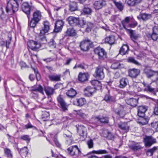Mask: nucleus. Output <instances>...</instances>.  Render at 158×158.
Returning a JSON list of instances; mask_svg holds the SVG:
<instances>
[{"mask_svg":"<svg viewBox=\"0 0 158 158\" xmlns=\"http://www.w3.org/2000/svg\"><path fill=\"white\" fill-rule=\"evenodd\" d=\"M23 0H9L7 2L6 8L7 12H12L14 13L18 10L19 2Z\"/></svg>","mask_w":158,"mask_h":158,"instance_id":"nucleus-1","label":"nucleus"},{"mask_svg":"<svg viewBox=\"0 0 158 158\" xmlns=\"http://www.w3.org/2000/svg\"><path fill=\"white\" fill-rule=\"evenodd\" d=\"M43 24L44 27L40 31V39L44 40H46L45 34L48 32L50 29V24L49 22L46 21L44 22Z\"/></svg>","mask_w":158,"mask_h":158,"instance_id":"nucleus-2","label":"nucleus"},{"mask_svg":"<svg viewBox=\"0 0 158 158\" xmlns=\"http://www.w3.org/2000/svg\"><path fill=\"white\" fill-rule=\"evenodd\" d=\"M92 44V43L89 40L85 39L83 40L80 44L81 50L83 51H87Z\"/></svg>","mask_w":158,"mask_h":158,"instance_id":"nucleus-3","label":"nucleus"},{"mask_svg":"<svg viewBox=\"0 0 158 158\" xmlns=\"http://www.w3.org/2000/svg\"><path fill=\"white\" fill-rule=\"evenodd\" d=\"M57 100L58 102V106L61 110L63 111L67 110L68 105L61 95L58 96Z\"/></svg>","mask_w":158,"mask_h":158,"instance_id":"nucleus-4","label":"nucleus"},{"mask_svg":"<svg viewBox=\"0 0 158 158\" xmlns=\"http://www.w3.org/2000/svg\"><path fill=\"white\" fill-rule=\"evenodd\" d=\"M94 52L98 56L100 59L103 60L106 57V53L102 48L100 47L96 48L94 49Z\"/></svg>","mask_w":158,"mask_h":158,"instance_id":"nucleus-5","label":"nucleus"},{"mask_svg":"<svg viewBox=\"0 0 158 158\" xmlns=\"http://www.w3.org/2000/svg\"><path fill=\"white\" fill-rule=\"evenodd\" d=\"M144 142L146 147H149L156 143L155 139L152 136H147L144 139Z\"/></svg>","mask_w":158,"mask_h":158,"instance_id":"nucleus-6","label":"nucleus"},{"mask_svg":"<svg viewBox=\"0 0 158 158\" xmlns=\"http://www.w3.org/2000/svg\"><path fill=\"white\" fill-rule=\"evenodd\" d=\"M67 150L68 154L71 156L75 155L77 153L79 154L81 153V152L77 145L71 146L67 148Z\"/></svg>","mask_w":158,"mask_h":158,"instance_id":"nucleus-7","label":"nucleus"},{"mask_svg":"<svg viewBox=\"0 0 158 158\" xmlns=\"http://www.w3.org/2000/svg\"><path fill=\"white\" fill-rule=\"evenodd\" d=\"M144 72L148 78H150L153 76L155 77L156 78L158 77V72L157 71H154L150 69L146 68L144 69Z\"/></svg>","mask_w":158,"mask_h":158,"instance_id":"nucleus-8","label":"nucleus"},{"mask_svg":"<svg viewBox=\"0 0 158 158\" xmlns=\"http://www.w3.org/2000/svg\"><path fill=\"white\" fill-rule=\"evenodd\" d=\"M31 7L29 4L27 2L23 3L22 5V9L27 15L28 19L30 18V13Z\"/></svg>","mask_w":158,"mask_h":158,"instance_id":"nucleus-9","label":"nucleus"},{"mask_svg":"<svg viewBox=\"0 0 158 158\" xmlns=\"http://www.w3.org/2000/svg\"><path fill=\"white\" fill-rule=\"evenodd\" d=\"M104 68L103 67L98 66L96 68L95 71L96 77L99 79H102L104 77V74L103 72Z\"/></svg>","mask_w":158,"mask_h":158,"instance_id":"nucleus-10","label":"nucleus"},{"mask_svg":"<svg viewBox=\"0 0 158 158\" xmlns=\"http://www.w3.org/2000/svg\"><path fill=\"white\" fill-rule=\"evenodd\" d=\"M64 22L62 20H58L55 23L54 31L56 32H58L60 31L64 25Z\"/></svg>","mask_w":158,"mask_h":158,"instance_id":"nucleus-11","label":"nucleus"},{"mask_svg":"<svg viewBox=\"0 0 158 158\" xmlns=\"http://www.w3.org/2000/svg\"><path fill=\"white\" fill-rule=\"evenodd\" d=\"M28 47L34 51L37 50L40 47V44L37 42L33 40H30L27 42Z\"/></svg>","mask_w":158,"mask_h":158,"instance_id":"nucleus-12","label":"nucleus"},{"mask_svg":"<svg viewBox=\"0 0 158 158\" xmlns=\"http://www.w3.org/2000/svg\"><path fill=\"white\" fill-rule=\"evenodd\" d=\"M106 4V2L104 0L97 1L93 4L94 7L96 10L101 9Z\"/></svg>","mask_w":158,"mask_h":158,"instance_id":"nucleus-13","label":"nucleus"},{"mask_svg":"<svg viewBox=\"0 0 158 158\" xmlns=\"http://www.w3.org/2000/svg\"><path fill=\"white\" fill-rule=\"evenodd\" d=\"M96 90L94 88L88 86L84 90V94L87 96H91L95 92Z\"/></svg>","mask_w":158,"mask_h":158,"instance_id":"nucleus-14","label":"nucleus"},{"mask_svg":"<svg viewBox=\"0 0 158 158\" xmlns=\"http://www.w3.org/2000/svg\"><path fill=\"white\" fill-rule=\"evenodd\" d=\"M77 132L80 135L83 137L86 136V127L83 126H79L77 127Z\"/></svg>","mask_w":158,"mask_h":158,"instance_id":"nucleus-15","label":"nucleus"},{"mask_svg":"<svg viewBox=\"0 0 158 158\" xmlns=\"http://www.w3.org/2000/svg\"><path fill=\"white\" fill-rule=\"evenodd\" d=\"M63 136L66 138V143L68 145H70L72 142L73 139L72 137L71 133L67 131L63 134Z\"/></svg>","mask_w":158,"mask_h":158,"instance_id":"nucleus-16","label":"nucleus"},{"mask_svg":"<svg viewBox=\"0 0 158 158\" xmlns=\"http://www.w3.org/2000/svg\"><path fill=\"white\" fill-rule=\"evenodd\" d=\"M125 101L127 104L135 107L137 105L138 102V99L131 98L126 99L125 100Z\"/></svg>","mask_w":158,"mask_h":158,"instance_id":"nucleus-17","label":"nucleus"},{"mask_svg":"<svg viewBox=\"0 0 158 158\" xmlns=\"http://www.w3.org/2000/svg\"><path fill=\"white\" fill-rule=\"evenodd\" d=\"M123 108V106L119 104H117L114 106V109L116 113L120 116H123L122 110Z\"/></svg>","mask_w":158,"mask_h":158,"instance_id":"nucleus-18","label":"nucleus"},{"mask_svg":"<svg viewBox=\"0 0 158 158\" xmlns=\"http://www.w3.org/2000/svg\"><path fill=\"white\" fill-rule=\"evenodd\" d=\"M140 70L139 69H133L129 70V76L132 78H135L139 75Z\"/></svg>","mask_w":158,"mask_h":158,"instance_id":"nucleus-19","label":"nucleus"},{"mask_svg":"<svg viewBox=\"0 0 158 158\" xmlns=\"http://www.w3.org/2000/svg\"><path fill=\"white\" fill-rule=\"evenodd\" d=\"M127 31L130 34V36L131 39L134 42H135V40H136L140 37V35L139 34L131 30H127Z\"/></svg>","mask_w":158,"mask_h":158,"instance_id":"nucleus-20","label":"nucleus"},{"mask_svg":"<svg viewBox=\"0 0 158 158\" xmlns=\"http://www.w3.org/2000/svg\"><path fill=\"white\" fill-rule=\"evenodd\" d=\"M152 15L150 14L141 13L137 16V18L139 19H141L144 21H147L150 19L152 18Z\"/></svg>","mask_w":158,"mask_h":158,"instance_id":"nucleus-21","label":"nucleus"},{"mask_svg":"<svg viewBox=\"0 0 158 158\" xmlns=\"http://www.w3.org/2000/svg\"><path fill=\"white\" fill-rule=\"evenodd\" d=\"M145 88L144 89V91L150 92L151 93H153L154 92L155 89L152 87L151 86V83L148 84L143 82L142 83Z\"/></svg>","mask_w":158,"mask_h":158,"instance_id":"nucleus-22","label":"nucleus"},{"mask_svg":"<svg viewBox=\"0 0 158 158\" xmlns=\"http://www.w3.org/2000/svg\"><path fill=\"white\" fill-rule=\"evenodd\" d=\"M67 20L70 25L73 26H76L77 22L78 21V18L70 16L68 17Z\"/></svg>","mask_w":158,"mask_h":158,"instance_id":"nucleus-23","label":"nucleus"},{"mask_svg":"<svg viewBox=\"0 0 158 158\" xmlns=\"http://www.w3.org/2000/svg\"><path fill=\"white\" fill-rule=\"evenodd\" d=\"M142 0H126V2L130 6H135L140 3Z\"/></svg>","mask_w":158,"mask_h":158,"instance_id":"nucleus-24","label":"nucleus"},{"mask_svg":"<svg viewBox=\"0 0 158 158\" xmlns=\"http://www.w3.org/2000/svg\"><path fill=\"white\" fill-rule=\"evenodd\" d=\"M129 148L132 150L136 151L142 148L141 146L138 143L133 142L129 145Z\"/></svg>","mask_w":158,"mask_h":158,"instance_id":"nucleus-25","label":"nucleus"},{"mask_svg":"<svg viewBox=\"0 0 158 158\" xmlns=\"http://www.w3.org/2000/svg\"><path fill=\"white\" fill-rule=\"evenodd\" d=\"M119 87L124 88L129 83L128 80L126 78H122L120 81Z\"/></svg>","mask_w":158,"mask_h":158,"instance_id":"nucleus-26","label":"nucleus"},{"mask_svg":"<svg viewBox=\"0 0 158 158\" xmlns=\"http://www.w3.org/2000/svg\"><path fill=\"white\" fill-rule=\"evenodd\" d=\"M129 50L128 45H123L119 51L120 53L122 55H125L128 53Z\"/></svg>","mask_w":158,"mask_h":158,"instance_id":"nucleus-27","label":"nucleus"},{"mask_svg":"<svg viewBox=\"0 0 158 158\" xmlns=\"http://www.w3.org/2000/svg\"><path fill=\"white\" fill-rule=\"evenodd\" d=\"M89 77L88 73H80L78 76V79L81 82H84L88 80Z\"/></svg>","mask_w":158,"mask_h":158,"instance_id":"nucleus-28","label":"nucleus"},{"mask_svg":"<svg viewBox=\"0 0 158 158\" xmlns=\"http://www.w3.org/2000/svg\"><path fill=\"white\" fill-rule=\"evenodd\" d=\"M33 18L40 21L41 19L42 15L41 12L39 10L35 11L33 15Z\"/></svg>","mask_w":158,"mask_h":158,"instance_id":"nucleus-29","label":"nucleus"},{"mask_svg":"<svg viewBox=\"0 0 158 158\" xmlns=\"http://www.w3.org/2000/svg\"><path fill=\"white\" fill-rule=\"evenodd\" d=\"M66 94L69 97L72 98L76 95L77 92L75 90L71 88L66 92Z\"/></svg>","mask_w":158,"mask_h":158,"instance_id":"nucleus-30","label":"nucleus"},{"mask_svg":"<svg viewBox=\"0 0 158 158\" xmlns=\"http://www.w3.org/2000/svg\"><path fill=\"white\" fill-rule=\"evenodd\" d=\"M118 127L125 132H127L129 128V127L127 124L125 123L119 124Z\"/></svg>","mask_w":158,"mask_h":158,"instance_id":"nucleus-31","label":"nucleus"},{"mask_svg":"<svg viewBox=\"0 0 158 158\" xmlns=\"http://www.w3.org/2000/svg\"><path fill=\"white\" fill-rule=\"evenodd\" d=\"M76 33L75 30L72 28H69L66 31L65 35L69 36H74L76 35Z\"/></svg>","mask_w":158,"mask_h":158,"instance_id":"nucleus-32","label":"nucleus"},{"mask_svg":"<svg viewBox=\"0 0 158 158\" xmlns=\"http://www.w3.org/2000/svg\"><path fill=\"white\" fill-rule=\"evenodd\" d=\"M105 41L106 42L110 44H114L115 41L114 36L113 35H111L107 37L105 39Z\"/></svg>","mask_w":158,"mask_h":158,"instance_id":"nucleus-33","label":"nucleus"},{"mask_svg":"<svg viewBox=\"0 0 158 158\" xmlns=\"http://www.w3.org/2000/svg\"><path fill=\"white\" fill-rule=\"evenodd\" d=\"M132 86L135 92L141 91L142 90V89L139 86V84L136 82H133Z\"/></svg>","mask_w":158,"mask_h":158,"instance_id":"nucleus-34","label":"nucleus"},{"mask_svg":"<svg viewBox=\"0 0 158 158\" xmlns=\"http://www.w3.org/2000/svg\"><path fill=\"white\" fill-rule=\"evenodd\" d=\"M39 21L32 18L28 22V26L32 28L35 27Z\"/></svg>","mask_w":158,"mask_h":158,"instance_id":"nucleus-35","label":"nucleus"},{"mask_svg":"<svg viewBox=\"0 0 158 158\" xmlns=\"http://www.w3.org/2000/svg\"><path fill=\"white\" fill-rule=\"evenodd\" d=\"M86 103V100L84 98H80L77 99L76 105L79 106H82Z\"/></svg>","mask_w":158,"mask_h":158,"instance_id":"nucleus-36","label":"nucleus"},{"mask_svg":"<svg viewBox=\"0 0 158 158\" xmlns=\"http://www.w3.org/2000/svg\"><path fill=\"white\" fill-rule=\"evenodd\" d=\"M54 90L49 87H46L45 88V91L46 94L48 96L52 95L54 92Z\"/></svg>","mask_w":158,"mask_h":158,"instance_id":"nucleus-37","label":"nucleus"},{"mask_svg":"<svg viewBox=\"0 0 158 158\" xmlns=\"http://www.w3.org/2000/svg\"><path fill=\"white\" fill-rule=\"evenodd\" d=\"M60 75H52L49 76V78L51 81H59L60 80Z\"/></svg>","mask_w":158,"mask_h":158,"instance_id":"nucleus-38","label":"nucleus"},{"mask_svg":"<svg viewBox=\"0 0 158 158\" xmlns=\"http://www.w3.org/2000/svg\"><path fill=\"white\" fill-rule=\"evenodd\" d=\"M83 13L86 15H91L92 12V9L88 7H85L82 10Z\"/></svg>","mask_w":158,"mask_h":158,"instance_id":"nucleus-39","label":"nucleus"},{"mask_svg":"<svg viewBox=\"0 0 158 158\" xmlns=\"http://www.w3.org/2000/svg\"><path fill=\"white\" fill-rule=\"evenodd\" d=\"M130 21V18L129 17H127L125 18L124 20L122 21V24L124 28L126 30H129L126 27V26L128 24Z\"/></svg>","mask_w":158,"mask_h":158,"instance_id":"nucleus-40","label":"nucleus"},{"mask_svg":"<svg viewBox=\"0 0 158 158\" xmlns=\"http://www.w3.org/2000/svg\"><path fill=\"white\" fill-rule=\"evenodd\" d=\"M49 112L44 111L43 112L42 119L44 121H46L49 119Z\"/></svg>","mask_w":158,"mask_h":158,"instance_id":"nucleus-41","label":"nucleus"},{"mask_svg":"<svg viewBox=\"0 0 158 158\" xmlns=\"http://www.w3.org/2000/svg\"><path fill=\"white\" fill-rule=\"evenodd\" d=\"M77 6L76 3L73 2L71 3L69 5V10L71 11H73L77 10Z\"/></svg>","mask_w":158,"mask_h":158,"instance_id":"nucleus-42","label":"nucleus"},{"mask_svg":"<svg viewBox=\"0 0 158 158\" xmlns=\"http://www.w3.org/2000/svg\"><path fill=\"white\" fill-rule=\"evenodd\" d=\"M94 27V25L93 23L90 22H87L86 23V27L85 29L86 31L88 32L90 31Z\"/></svg>","mask_w":158,"mask_h":158,"instance_id":"nucleus-43","label":"nucleus"},{"mask_svg":"<svg viewBox=\"0 0 158 158\" xmlns=\"http://www.w3.org/2000/svg\"><path fill=\"white\" fill-rule=\"evenodd\" d=\"M95 119L98 121H99L102 123H108V118L107 117L100 118L98 117H96Z\"/></svg>","mask_w":158,"mask_h":158,"instance_id":"nucleus-44","label":"nucleus"},{"mask_svg":"<svg viewBox=\"0 0 158 158\" xmlns=\"http://www.w3.org/2000/svg\"><path fill=\"white\" fill-rule=\"evenodd\" d=\"M28 153V149L27 147H24L22 148L20 151V154L24 156H26Z\"/></svg>","mask_w":158,"mask_h":158,"instance_id":"nucleus-45","label":"nucleus"},{"mask_svg":"<svg viewBox=\"0 0 158 158\" xmlns=\"http://www.w3.org/2000/svg\"><path fill=\"white\" fill-rule=\"evenodd\" d=\"M157 149V147H154L153 148L148 150L147 151V155L149 156H152L153 153Z\"/></svg>","mask_w":158,"mask_h":158,"instance_id":"nucleus-46","label":"nucleus"},{"mask_svg":"<svg viewBox=\"0 0 158 158\" xmlns=\"http://www.w3.org/2000/svg\"><path fill=\"white\" fill-rule=\"evenodd\" d=\"M127 60L128 62L132 63L137 65H139V63L135 60L133 57H130Z\"/></svg>","mask_w":158,"mask_h":158,"instance_id":"nucleus-47","label":"nucleus"},{"mask_svg":"<svg viewBox=\"0 0 158 158\" xmlns=\"http://www.w3.org/2000/svg\"><path fill=\"white\" fill-rule=\"evenodd\" d=\"M85 22L84 20L82 19L79 20V18H78V21L77 22L76 26H77L79 27H83L84 25H85Z\"/></svg>","mask_w":158,"mask_h":158,"instance_id":"nucleus-48","label":"nucleus"},{"mask_svg":"<svg viewBox=\"0 0 158 158\" xmlns=\"http://www.w3.org/2000/svg\"><path fill=\"white\" fill-rule=\"evenodd\" d=\"M104 100L107 102H114V98L111 96L109 94H106Z\"/></svg>","mask_w":158,"mask_h":158,"instance_id":"nucleus-49","label":"nucleus"},{"mask_svg":"<svg viewBox=\"0 0 158 158\" xmlns=\"http://www.w3.org/2000/svg\"><path fill=\"white\" fill-rule=\"evenodd\" d=\"M33 90L34 91H38L39 92L43 94V89L42 87L40 85L37 87L35 88Z\"/></svg>","mask_w":158,"mask_h":158,"instance_id":"nucleus-50","label":"nucleus"},{"mask_svg":"<svg viewBox=\"0 0 158 158\" xmlns=\"http://www.w3.org/2000/svg\"><path fill=\"white\" fill-rule=\"evenodd\" d=\"M121 64L118 62H116L113 63L111 66L112 69H115L119 68Z\"/></svg>","mask_w":158,"mask_h":158,"instance_id":"nucleus-51","label":"nucleus"},{"mask_svg":"<svg viewBox=\"0 0 158 158\" xmlns=\"http://www.w3.org/2000/svg\"><path fill=\"white\" fill-rule=\"evenodd\" d=\"M5 154L9 158H12V155L10 150L8 148H6L4 149Z\"/></svg>","mask_w":158,"mask_h":158,"instance_id":"nucleus-52","label":"nucleus"},{"mask_svg":"<svg viewBox=\"0 0 158 158\" xmlns=\"http://www.w3.org/2000/svg\"><path fill=\"white\" fill-rule=\"evenodd\" d=\"M92 152L93 153L97 154H104L107 153L106 150H99L97 151H93Z\"/></svg>","mask_w":158,"mask_h":158,"instance_id":"nucleus-53","label":"nucleus"},{"mask_svg":"<svg viewBox=\"0 0 158 158\" xmlns=\"http://www.w3.org/2000/svg\"><path fill=\"white\" fill-rule=\"evenodd\" d=\"M114 3L117 8L120 10L122 11L123 8V6L122 3L114 2Z\"/></svg>","mask_w":158,"mask_h":158,"instance_id":"nucleus-54","label":"nucleus"},{"mask_svg":"<svg viewBox=\"0 0 158 158\" xmlns=\"http://www.w3.org/2000/svg\"><path fill=\"white\" fill-rule=\"evenodd\" d=\"M20 138L23 140L26 141L27 143L30 141L31 139L29 136L27 135H22L21 137Z\"/></svg>","mask_w":158,"mask_h":158,"instance_id":"nucleus-55","label":"nucleus"},{"mask_svg":"<svg viewBox=\"0 0 158 158\" xmlns=\"http://www.w3.org/2000/svg\"><path fill=\"white\" fill-rule=\"evenodd\" d=\"M151 126L156 131H158V122H155L151 123Z\"/></svg>","mask_w":158,"mask_h":158,"instance_id":"nucleus-56","label":"nucleus"},{"mask_svg":"<svg viewBox=\"0 0 158 158\" xmlns=\"http://www.w3.org/2000/svg\"><path fill=\"white\" fill-rule=\"evenodd\" d=\"M91 84L95 86H99L101 85V83L100 82L96 80H93L91 81Z\"/></svg>","mask_w":158,"mask_h":158,"instance_id":"nucleus-57","label":"nucleus"},{"mask_svg":"<svg viewBox=\"0 0 158 158\" xmlns=\"http://www.w3.org/2000/svg\"><path fill=\"white\" fill-rule=\"evenodd\" d=\"M149 36H151L152 39L154 41L158 39V34L152 32V34H149Z\"/></svg>","mask_w":158,"mask_h":158,"instance_id":"nucleus-58","label":"nucleus"},{"mask_svg":"<svg viewBox=\"0 0 158 158\" xmlns=\"http://www.w3.org/2000/svg\"><path fill=\"white\" fill-rule=\"evenodd\" d=\"M34 72L35 74L36 77V79L37 81H39L41 78V77L40 74L38 72V70L37 69H35L34 68L33 69Z\"/></svg>","mask_w":158,"mask_h":158,"instance_id":"nucleus-59","label":"nucleus"},{"mask_svg":"<svg viewBox=\"0 0 158 158\" xmlns=\"http://www.w3.org/2000/svg\"><path fill=\"white\" fill-rule=\"evenodd\" d=\"M102 134L103 136L108 138L109 137V135H110L111 133L109 132L108 130H104L103 131Z\"/></svg>","mask_w":158,"mask_h":158,"instance_id":"nucleus-60","label":"nucleus"},{"mask_svg":"<svg viewBox=\"0 0 158 158\" xmlns=\"http://www.w3.org/2000/svg\"><path fill=\"white\" fill-rule=\"evenodd\" d=\"M87 144L88 145V147L89 148H93L94 146V143L92 139H90L89 140H88L87 142Z\"/></svg>","mask_w":158,"mask_h":158,"instance_id":"nucleus-61","label":"nucleus"},{"mask_svg":"<svg viewBox=\"0 0 158 158\" xmlns=\"http://www.w3.org/2000/svg\"><path fill=\"white\" fill-rule=\"evenodd\" d=\"M48 45L50 47L52 48H55L56 47V44L53 39L51 40V41L48 43Z\"/></svg>","mask_w":158,"mask_h":158,"instance_id":"nucleus-62","label":"nucleus"},{"mask_svg":"<svg viewBox=\"0 0 158 158\" xmlns=\"http://www.w3.org/2000/svg\"><path fill=\"white\" fill-rule=\"evenodd\" d=\"M152 3L155 10H157V13H158V0H153Z\"/></svg>","mask_w":158,"mask_h":158,"instance_id":"nucleus-63","label":"nucleus"},{"mask_svg":"<svg viewBox=\"0 0 158 158\" xmlns=\"http://www.w3.org/2000/svg\"><path fill=\"white\" fill-rule=\"evenodd\" d=\"M77 114L80 116L84 118L86 117V115L81 110H79L77 112Z\"/></svg>","mask_w":158,"mask_h":158,"instance_id":"nucleus-64","label":"nucleus"}]
</instances>
